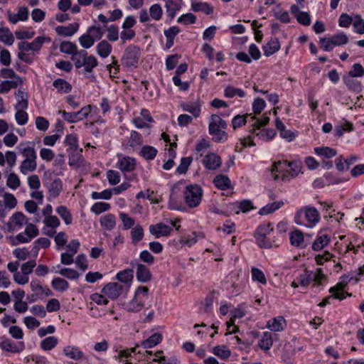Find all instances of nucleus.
Listing matches in <instances>:
<instances>
[{"label": "nucleus", "instance_id": "cd10ccee", "mask_svg": "<svg viewBox=\"0 0 364 364\" xmlns=\"http://www.w3.org/2000/svg\"><path fill=\"white\" fill-rule=\"evenodd\" d=\"M59 48L60 52L68 55H72L71 58H73L80 51L77 50V46L74 43L68 41L61 42Z\"/></svg>", "mask_w": 364, "mask_h": 364}, {"label": "nucleus", "instance_id": "603ef678", "mask_svg": "<svg viewBox=\"0 0 364 364\" xmlns=\"http://www.w3.org/2000/svg\"><path fill=\"white\" fill-rule=\"evenodd\" d=\"M79 42L82 47L87 49L90 48L94 45L95 38L90 33L87 32V33L82 35L79 38Z\"/></svg>", "mask_w": 364, "mask_h": 364}, {"label": "nucleus", "instance_id": "2f4dec72", "mask_svg": "<svg viewBox=\"0 0 364 364\" xmlns=\"http://www.w3.org/2000/svg\"><path fill=\"white\" fill-rule=\"evenodd\" d=\"M228 127L227 122L223 120L220 116L218 114L211 115V122L209 123L208 130H214V129H226Z\"/></svg>", "mask_w": 364, "mask_h": 364}, {"label": "nucleus", "instance_id": "37998d69", "mask_svg": "<svg viewBox=\"0 0 364 364\" xmlns=\"http://www.w3.org/2000/svg\"><path fill=\"white\" fill-rule=\"evenodd\" d=\"M296 279L300 286L307 287L312 280V272L305 269L302 274L296 277Z\"/></svg>", "mask_w": 364, "mask_h": 364}, {"label": "nucleus", "instance_id": "72a5a7b5", "mask_svg": "<svg viewBox=\"0 0 364 364\" xmlns=\"http://www.w3.org/2000/svg\"><path fill=\"white\" fill-rule=\"evenodd\" d=\"M273 344L272 333L269 332H264L263 335L258 341V346L264 350H268L271 348Z\"/></svg>", "mask_w": 364, "mask_h": 364}, {"label": "nucleus", "instance_id": "f03ea898", "mask_svg": "<svg viewBox=\"0 0 364 364\" xmlns=\"http://www.w3.org/2000/svg\"><path fill=\"white\" fill-rule=\"evenodd\" d=\"M320 220V214L317 209L312 206H305L299 209L295 215L294 221L298 225L312 228Z\"/></svg>", "mask_w": 364, "mask_h": 364}, {"label": "nucleus", "instance_id": "4c0bfd02", "mask_svg": "<svg viewBox=\"0 0 364 364\" xmlns=\"http://www.w3.org/2000/svg\"><path fill=\"white\" fill-rule=\"evenodd\" d=\"M101 225L107 230H112L116 225L115 217L112 214H107L100 219Z\"/></svg>", "mask_w": 364, "mask_h": 364}, {"label": "nucleus", "instance_id": "58836bf2", "mask_svg": "<svg viewBox=\"0 0 364 364\" xmlns=\"http://www.w3.org/2000/svg\"><path fill=\"white\" fill-rule=\"evenodd\" d=\"M209 134L213 136V141L222 143L227 141L228 135V134L222 130V129H214V130H209Z\"/></svg>", "mask_w": 364, "mask_h": 364}, {"label": "nucleus", "instance_id": "c9c22d12", "mask_svg": "<svg viewBox=\"0 0 364 364\" xmlns=\"http://www.w3.org/2000/svg\"><path fill=\"white\" fill-rule=\"evenodd\" d=\"M191 7L192 10L195 12L202 11L207 15H210L213 13V6L206 2L193 3Z\"/></svg>", "mask_w": 364, "mask_h": 364}, {"label": "nucleus", "instance_id": "de8ad7c7", "mask_svg": "<svg viewBox=\"0 0 364 364\" xmlns=\"http://www.w3.org/2000/svg\"><path fill=\"white\" fill-rule=\"evenodd\" d=\"M224 95L226 97L232 98L235 96L244 97L245 92L240 88H236L232 86H228L224 91Z\"/></svg>", "mask_w": 364, "mask_h": 364}, {"label": "nucleus", "instance_id": "49530a36", "mask_svg": "<svg viewBox=\"0 0 364 364\" xmlns=\"http://www.w3.org/2000/svg\"><path fill=\"white\" fill-rule=\"evenodd\" d=\"M183 111L191 113L195 117H199L200 114V107L196 103H183L181 105Z\"/></svg>", "mask_w": 364, "mask_h": 364}, {"label": "nucleus", "instance_id": "6e6552de", "mask_svg": "<svg viewBox=\"0 0 364 364\" xmlns=\"http://www.w3.org/2000/svg\"><path fill=\"white\" fill-rule=\"evenodd\" d=\"M46 41L50 42V38L43 36H38L31 43L26 41L19 42L18 43V48L21 51L31 50L33 52H38L41 50L43 44Z\"/></svg>", "mask_w": 364, "mask_h": 364}, {"label": "nucleus", "instance_id": "8fccbe9b", "mask_svg": "<svg viewBox=\"0 0 364 364\" xmlns=\"http://www.w3.org/2000/svg\"><path fill=\"white\" fill-rule=\"evenodd\" d=\"M213 353L222 359L228 358L231 355V351L225 346H217L214 347Z\"/></svg>", "mask_w": 364, "mask_h": 364}, {"label": "nucleus", "instance_id": "4468645a", "mask_svg": "<svg viewBox=\"0 0 364 364\" xmlns=\"http://www.w3.org/2000/svg\"><path fill=\"white\" fill-rule=\"evenodd\" d=\"M8 19L9 21L13 23L16 24L19 21H26L28 18V9L26 6L19 7L18 12L16 14H13L10 11L7 12Z\"/></svg>", "mask_w": 364, "mask_h": 364}, {"label": "nucleus", "instance_id": "bb28decb", "mask_svg": "<svg viewBox=\"0 0 364 364\" xmlns=\"http://www.w3.org/2000/svg\"><path fill=\"white\" fill-rule=\"evenodd\" d=\"M315 154L320 157L331 159L336 156L337 151L335 149L328 146H320L314 148Z\"/></svg>", "mask_w": 364, "mask_h": 364}, {"label": "nucleus", "instance_id": "09e8293b", "mask_svg": "<svg viewBox=\"0 0 364 364\" xmlns=\"http://www.w3.org/2000/svg\"><path fill=\"white\" fill-rule=\"evenodd\" d=\"M105 27L107 31V39L112 42L117 41L119 39V27L115 24Z\"/></svg>", "mask_w": 364, "mask_h": 364}, {"label": "nucleus", "instance_id": "a878e982", "mask_svg": "<svg viewBox=\"0 0 364 364\" xmlns=\"http://www.w3.org/2000/svg\"><path fill=\"white\" fill-rule=\"evenodd\" d=\"M64 354L66 357L75 360H79L83 357V352L76 346H68L63 349Z\"/></svg>", "mask_w": 364, "mask_h": 364}, {"label": "nucleus", "instance_id": "f257e3e1", "mask_svg": "<svg viewBox=\"0 0 364 364\" xmlns=\"http://www.w3.org/2000/svg\"><path fill=\"white\" fill-rule=\"evenodd\" d=\"M301 169V161H275L269 171L274 181L285 180L290 175L294 177Z\"/></svg>", "mask_w": 364, "mask_h": 364}, {"label": "nucleus", "instance_id": "c85d7f7f", "mask_svg": "<svg viewBox=\"0 0 364 364\" xmlns=\"http://www.w3.org/2000/svg\"><path fill=\"white\" fill-rule=\"evenodd\" d=\"M53 86L60 93H69L72 90L70 83L62 78L55 80Z\"/></svg>", "mask_w": 364, "mask_h": 364}, {"label": "nucleus", "instance_id": "bf43d9fd", "mask_svg": "<svg viewBox=\"0 0 364 364\" xmlns=\"http://www.w3.org/2000/svg\"><path fill=\"white\" fill-rule=\"evenodd\" d=\"M110 204L105 202H97L91 207V211L97 215L110 209Z\"/></svg>", "mask_w": 364, "mask_h": 364}, {"label": "nucleus", "instance_id": "5fc2aeb1", "mask_svg": "<svg viewBox=\"0 0 364 364\" xmlns=\"http://www.w3.org/2000/svg\"><path fill=\"white\" fill-rule=\"evenodd\" d=\"M11 220L14 223L16 226L21 228L25 223H28V219L26 216L21 212H16L11 217Z\"/></svg>", "mask_w": 364, "mask_h": 364}, {"label": "nucleus", "instance_id": "2eb2a0df", "mask_svg": "<svg viewBox=\"0 0 364 364\" xmlns=\"http://www.w3.org/2000/svg\"><path fill=\"white\" fill-rule=\"evenodd\" d=\"M210 143L205 139H202L196 146V150L198 153H200V156H203L205 154L204 159H220V156L214 154L207 151L209 148Z\"/></svg>", "mask_w": 364, "mask_h": 364}, {"label": "nucleus", "instance_id": "dca6fc26", "mask_svg": "<svg viewBox=\"0 0 364 364\" xmlns=\"http://www.w3.org/2000/svg\"><path fill=\"white\" fill-rule=\"evenodd\" d=\"M136 277L138 282L141 283H146L151 279L152 275L149 268L141 264H139L136 268Z\"/></svg>", "mask_w": 364, "mask_h": 364}, {"label": "nucleus", "instance_id": "aec40b11", "mask_svg": "<svg viewBox=\"0 0 364 364\" xmlns=\"http://www.w3.org/2000/svg\"><path fill=\"white\" fill-rule=\"evenodd\" d=\"M63 191V182L60 178H56L52 181L48 186L49 197L48 200H51V198H57Z\"/></svg>", "mask_w": 364, "mask_h": 364}, {"label": "nucleus", "instance_id": "6e6d98bb", "mask_svg": "<svg viewBox=\"0 0 364 364\" xmlns=\"http://www.w3.org/2000/svg\"><path fill=\"white\" fill-rule=\"evenodd\" d=\"M251 273L252 280L257 281L264 285L267 284L265 275L261 269L256 267H252L251 269Z\"/></svg>", "mask_w": 364, "mask_h": 364}, {"label": "nucleus", "instance_id": "473e14b6", "mask_svg": "<svg viewBox=\"0 0 364 364\" xmlns=\"http://www.w3.org/2000/svg\"><path fill=\"white\" fill-rule=\"evenodd\" d=\"M144 306V301L134 294V298L127 304L126 309L130 312H139Z\"/></svg>", "mask_w": 364, "mask_h": 364}, {"label": "nucleus", "instance_id": "3c124183", "mask_svg": "<svg viewBox=\"0 0 364 364\" xmlns=\"http://www.w3.org/2000/svg\"><path fill=\"white\" fill-rule=\"evenodd\" d=\"M334 46H341L348 42V38L343 32L334 34L331 37Z\"/></svg>", "mask_w": 364, "mask_h": 364}, {"label": "nucleus", "instance_id": "f3484780", "mask_svg": "<svg viewBox=\"0 0 364 364\" xmlns=\"http://www.w3.org/2000/svg\"><path fill=\"white\" fill-rule=\"evenodd\" d=\"M78 28V23H73L68 26H58L55 27V30L59 36H72L77 31Z\"/></svg>", "mask_w": 364, "mask_h": 364}, {"label": "nucleus", "instance_id": "13d9d810", "mask_svg": "<svg viewBox=\"0 0 364 364\" xmlns=\"http://www.w3.org/2000/svg\"><path fill=\"white\" fill-rule=\"evenodd\" d=\"M136 161H118L117 167L122 172H129L136 167Z\"/></svg>", "mask_w": 364, "mask_h": 364}, {"label": "nucleus", "instance_id": "e433bc0d", "mask_svg": "<svg viewBox=\"0 0 364 364\" xmlns=\"http://www.w3.org/2000/svg\"><path fill=\"white\" fill-rule=\"evenodd\" d=\"M162 340V336L159 333H154L149 338L143 341L141 345L144 348H151L159 344Z\"/></svg>", "mask_w": 364, "mask_h": 364}, {"label": "nucleus", "instance_id": "c756f323", "mask_svg": "<svg viewBox=\"0 0 364 364\" xmlns=\"http://www.w3.org/2000/svg\"><path fill=\"white\" fill-rule=\"evenodd\" d=\"M330 242V237L327 234L318 235L312 244V249L314 251H319L326 247Z\"/></svg>", "mask_w": 364, "mask_h": 364}, {"label": "nucleus", "instance_id": "a211bd4d", "mask_svg": "<svg viewBox=\"0 0 364 364\" xmlns=\"http://www.w3.org/2000/svg\"><path fill=\"white\" fill-rule=\"evenodd\" d=\"M213 183L216 188L223 191L233 189L230 178L223 174L216 176L213 179Z\"/></svg>", "mask_w": 364, "mask_h": 364}, {"label": "nucleus", "instance_id": "0eeeda50", "mask_svg": "<svg viewBox=\"0 0 364 364\" xmlns=\"http://www.w3.org/2000/svg\"><path fill=\"white\" fill-rule=\"evenodd\" d=\"M90 112V106H85L75 112H67L65 110H60L58 113L63 115L65 121L70 123H75L86 119Z\"/></svg>", "mask_w": 364, "mask_h": 364}, {"label": "nucleus", "instance_id": "7c9ffc66", "mask_svg": "<svg viewBox=\"0 0 364 364\" xmlns=\"http://www.w3.org/2000/svg\"><path fill=\"white\" fill-rule=\"evenodd\" d=\"M157 152L158 151L155 147L149 145H144L141 148L139 155L144 159H154L156 157Z\"/></svg>", "mask_w": 364, "mask_h": 364}, {"label": "nucleus", "instance_id": "4be33fe9", "mask_svg": "<svg viewBox=\"0 0 364 364\" xmlns=\"http://www.w3.org/2000/svg\"><path fill=\"white\" fill-rule=\"evenodd\" d=\"M264 55L269 57L280 49V43L278 38H272L266 45L262 47Z\"/></svg>", "mask_w": 364, "mask_h": 364}, {"label": "nucleus", "instance_id": "69168bd1", "mask_svg": "<svg viewBox=\"0 0 364 364\" xmlns=\"http://www.w3.org/2000/svg\"><path fill=\"white\" fill-rule=\"evenodd\" d=\"M58 273L69 279H77L80 277V274L75 269L71 268H63Z\"/></svg>", "mask_w": 364, "mask_h": 364}, {"label": "nucleus", "instance_id": "393cba45", "mask_svg": "<svg viewBox=\"0 0 364 364\" xmlns=\"http://www.w3.org/2000/svg\"><path fill=\"white\" fill-rule=\"evenodd\" d=\"M112 50V45L106 40L101 41L96 46L97 55L102 58L108 57L110 55Z\"/></svg>", "mask_w": 364, "mask_h": 364}, {"label": "nucleus", "instance_id": "6ab92c4d", "mask_svg": "<svg viewBox=\"0 0 364 364\" xmlns=\"http://www.w3.org/2000/svg\"><path fill=\"white\" fill-rule=\"evenodd\" d=\"M165 7L167 15L172 19L175 17L176 12L180 11L182 6V0H165Z\"/></svg>", "mask_w": 364, "mask_h": 364}, {"label": "nucleus", "instance_id": "774afa93", "mask_svg": "<svg viewBox=\"0 0 364 364\" xmlns=\"http://www.w3.org/2000/svg\"><path fill=\"white\" fill-rule=\"evenodd\" d=\"M87 33H90L95 40H100L104 34V30L100 26H92L87 28Z\"/></svg>", "mask_w": 364, "mask_h": 364}, {"label": "nucleus", "instance_id": "f8f14e48", "mask_svg": "<svg viewBox=\"0 0 364 364\" xmlns=\"http://www.w3.org/2000/svg\"><path fill=\"white\" fill-rule=\"evenodd\" d=\"M0 348L7 352L18 353L24 350L25 345L23 342H19L16 345L11 340L6 338L0 342Z\"/></svg>", "mask_w": 364, "mask_h": 364}, {"label": "nucleus", "instance_id": "ddd939ff", "mask_svg": "<svg viewBox=\"0 0 364 364\" xmlns=\"http://www.w3.org/2000/svg\"><path fill=\"white\" fill-rule=\"evenodd\" d=\"M339 280L340 281L336 286L330 288V293H333L337 290L344 289L346 285L352 280H354L355 283H357L359 281V278L351 272L350 274L342 275Z\"/></svg>", "mask_w": 364, "mask_h": 364}, {"label": "nucleus", "instance_id": "ea45409f", "mask_svg": "<svg viewBox=\"0 0 364 364\" xmlns=\"http://www.w3.org/2000/svg\"><path fill=\"white\" fill-rule=\"evenodd\" d=\"M52 287L58 291H65L69 288V283L60 277H55L51 282Z\"/></svg>", "mask_w": 364, "mask_h": 364}, {"label": "nucleus", "instance_id": "c03bdc74", "mask_svg": "<svg viewBox=\"0 0 364 364\" xmlns=\"http://www.w3.org/2000/svg\"><path fill=\"white\" fill-rule=\"evenodd\" d=\"M131 237L132 243L136 245L139 241L143 239L144 230L141 225H137L131 230Z\"/></svg>", "mask_w": 364, "mask_h": 364}, {"label": "nucleus", "instance_id": "864d4df0", "mask_svg": "<svg viewBox=\"0 0 364 364\" xmlns=\"http://www.w3.org/2000/svg\"><path fill=\"white\" fill-rule=\"evenodd\" d=\"M142 144L141 135L136 131H132L130 138L128 141V144L132 148L141 146Z\"/></svg>", "mask_w": 364, "mask_h": 364}, {"label": "nucleus", "instance_id": "20e7f679", "mask_svg": "<svg viewBox=\"0 0 364 364\" xmlns=\"http://www.w3.org/2000/svg\"><path fill=\"white\" fill-rule=\"evenodd\" d=\"M141 56V49L135 45L128 46L121 58L122 66L126 68H136Z\"/></svg>", "mask_w": 364, "mask_h": 364}, {"label": "nucleus", "instance_id": "79ce46f5", "mask_svg": "<svg viewBox=\"0 0 364 364\" xmlns=\"http://www.w3.org/2000/svg\"><path fill=\"white\" fill-rule=\"evenodd\" d=\"M57 213L61 217V218L64 220L66 225H70L73 222V217L68 209V208L65 205L58 206L56 208Z\"/></svg>", "mask_w": 364, "mask_h": 364}, {"label": "nucleus", "instance_id": "423d86ee", "mask_svg": "<svg viewBox=\"0 0 364 364\" xmlns=\"http://www.w3.org/2000/svg\"><path fill=\"white\" fill-rule=\"evenodd\" d=\"M64 143L68 146L67 151L69 154L70 159H80L82 149L78 148L77 136L68 134L66 136Z\"/></svg>", "mask_w": 364, "mask_h": 364}, {"label": "nucleus", "instance_id": "0e129e2a", "mask_svg": "<svg viewBox=\"0 0 364 364\" xmlns=\"http://www.w3.org/2000/svg\"><path fill=\"white\" fill-rule=\"evenodd\" d=\"M5 207L9 210L14 208L17 205V200L14 196L9 193L4 194Z\"/></svg>", "mask_w": 364, "mask_h": 364}, {"label": "nucleus", "instance_id": "7ed1b4c3", "mask_svg": "<svg viewBox=\"0 0 364 364\" xmlns=\"http://www.w3.org/2000/svg\"><path fill=\"white\" fill-rule=\"evenodd\" d=\"M76 68H85L86 73H91L98 65V61L94 55H87V52L81 50L73 58H71Z\"/></svg>", "mask_w": 364, "mask_h": 364}, {"label": "nucleus", "instance_id": "f704fd0d", "mask_svg": "<svg viewBox=\"0 0 364 364\" xmlns=\"http://www.w3.org/2000/svg\"><path fill=\"white\" fill-rule=\"evenodd\" d=\"M286 325V321L282 316L274 318L267 323V327L273 331H280L284 329V326Z\"/></svg>", "mask_w": 364, "mask_h": 364}, {"label": "nucleus", "instance_id": "338daca9", "mask_svg": "<svg viewBox=\"0 0 364 364\" xmlns=\"http://www.w3.org/2000/svg\"><path fill=\"white\" fill-rule=\"evenodd\" d=\"M196 21V16L191 13H187L186 14H183L177 20L178 23H183L184 25L193 24V23H195Z\"/></svg>", "mask_w": 364, "mask_h": 364}, {"label": "nucleus", "instance_id": "9b49d317", "mask_svg": "<svg viewBox=\"0 0 364 364\" xmlns=\"http://www.w3.org/2000/svg\"><path fill=\"white\" fill-rule=\"evenodd\" d=\"M171 231L172 228L163 223H159L149 226V232L155 238L167 237L170 235Z\"/></svg>", "mask_w": 364, "mask_h": 364}, {"label": "nucleus", "instance_id": "052dcab7", "mask_svg": "<svg viewBox=\"0 0 364 364\" xmlns=\"http://www.w3.org/2000/svg\"><path fill=\"white\" fill-rule=\"evenodd\" d=\"M149 13L152 19L159 21L161 18L163 11L159 4H155L151 6Z\"/></svg>", "mask_w": 364, "mask_h": 364}, {"label": "nucleus", "instance_id": "4d7b16f0", "mask_svg": "<svg viewBox=\"0 0 364 364\" xmlns=\"http://www.w3.org/2000/svg\"><path fill=\"white\" fill-rule=\"evenodd\" d=\"M273 231V227L271 223H264L259 225L255 233V235L267 236Z\"/></svg>", "mask_w": 364, "mask_h": 364}, {"label": "nucleus", "instance_id": "a19ab883", "mask_svg": "<svg viewBox=\"0 0 364 364\" xmlns=\"http://www.w3.org/2000/svg\"><path fill=\"white\" fill-rule=\"evenodd\" d=\"M0 41L8 46L14 43V37L8 28H0Z\"/></svg>", "mask_w": 364, "mask_h": 364}, {"label": "nucleus", "instance_id": "39448f33", "mask_svg": "<svg viewBox=\"0 0 364 364\" xmlns=\"http://www.w3.org/2000/svg\"><path fill=\"white\" fill-rule=\"evenodd\" d=\"M184 200L190 208L198 207L202 199L203 190L198 184H191L186 186L183 191Z\"/></svg>", "mask_w": 364, "mask_h": 364}, {"label": "nucleus", "instance_id": "1a4fd4ad", "mask_svg": "<svg viewBox=\"0 0 364 364\" xmlns=\"http://www.w3.org/2000/svg\"><path fill=\"white\" fill-rule=\"evenodd\" d=\"M124 290L122 285L117 282H109L102 289V292L106 294L110 299H117Z\"/></svg>", "mask_w": 364, "mask_h": 364}, {"label": "nucleus", "instance_id": "5701e85b", "mask_svg": "<svg viewBox=\"0 0 364 364\" xmlns=\"http://www.w3.org/2000/svg\"><path fill=\"white\" fill-rule=\"evenodd\" d=\"M289 240L291 245L297 247H304V237L303 232L299 230H295L289 234Z\"/></svg>", "mask_w": 364, "mask_h": 364}, {"label": "nucleus", "instance_id": "a18cd8bd", "mask_svg": "<svg viewBox=\"0 0 364 364\" xmlns=\"http://www.w3.org/2000/svg\"><path fill=\"white\" fill-rule=\"evenodd\" d=\"M58 340L55 336H49L41 342V348L44 350H50L58 344Z\"/></svg>", "mask_w": 364, "mask_h": 364}, {"label": "nucleus", "instance_id": "e2e57ef3", "mask_svg": "<svg viewBox=\"0 0 364 364\" xmlns=\"http://www.w3.org/2000/svg\"><path fill=\"white\" fill-rule=\"evenodd\" d=\"M353 25L355 28V31L359 34L364 33V20L360 15H356L354 17Z\"/></svg>", "mask_w": 364, "mask_h": 364}, {"label": "nucleus", "instance_id": "9d476101", "mask_svg": "<svg viewBox=\"0 0 364 364\" xmlns=\"http://www.w3.org/2000/svg\"><path fill=\"white\" fill-rule=\"evenodd\" d=\"M35 144L28 141L19 144L16 149L18 152L22 155L25 159H36V153L34 149Z\"/></svg>", "mask_w": 364, "mask_h": 364}, {"label": "nucleus", "instance_id": "b1692460", "mask_svg": "<svg viewBox=\"0 0 364 364\" xmlns=\"http://www.w3.org/2000/svg\"><path fill=\"white\" fill-rule=\"evenodd\" d=\"M133 278H134L133 269H126L124 270L119 271L116 275V279L118 281L123 282L124 284H129L128 287L127 289V291L129 290L130 284H131V282L132 281Z\"/></svg>", "mask_w": 364, "mask_h": 364}, {"label": "nucleus", "instance_id": "680f3d73", "mask_svg": "<svg viewBox=\"0 0 364 364\" xmlns=\"http://www.w3.org/2000/svg\"><path fill=\"white\" fill-rule=\"evenodd\" d=\"M36 168V161H22L21 171L23 174H27Z\"/></svg>", "mask_w": 364, "mask_h": 364}, {"label": "nucleus", "instance_id": "412c9836", "mask_svg": "<svg viewBox=\"0 0 364 364\" xmlns=\"http://www.w3.org/2000/svg\"><path fill=\"white\" fill-rule=\"evenodd\" d=\"M284 203L283 200H277L273 203H270L261 208L258 212V213L261 215H269L274 213L276 210H279L282 207H283Z\"/></svg>", "mask_w": 364, "mask_h": 364}]
</instances>
